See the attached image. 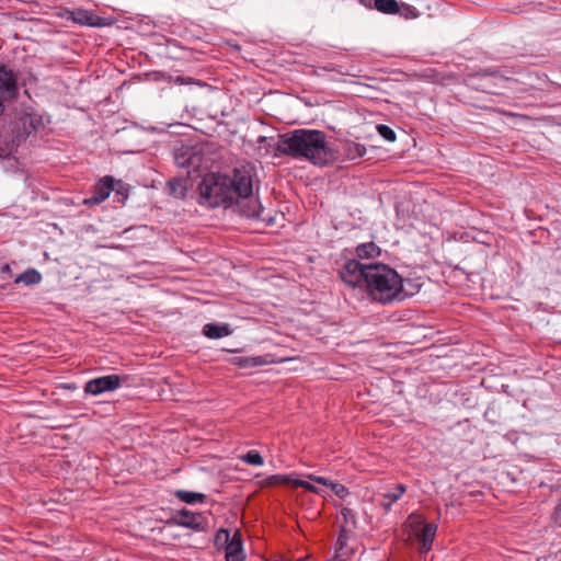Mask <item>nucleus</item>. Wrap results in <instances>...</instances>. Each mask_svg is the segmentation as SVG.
<instances>
[{"label":"nucleus","instance_id":"f257e3e1","mask_svg":"<svg viewBox=\"0 0 561 561\" xmlns=\"http://www.w3.org/2000/svg\"><path fill=\"white\" fill-rule=\"evenodd\" d=\"M199 204L210 208L238 205L247 218L268 221L257 197L253 196V172L251 168H236L231 175L207 174L198 185Z\"/></svg>","mask_w":561,"mask_h":561},{"label":"nucleus","instance_id":"f03ea898","mask_svg":"<svg viewBox=\"0 0 561 561\" xmlns=\"http://www.w3.org/2000/svg\"><path fill=\"white\" fill-rule=\"evenodd\" d=\"M276 150L295 159H306L314 165H327L334 159L327 135L318 129L301 128L279 135Z\"/></svg>","mask_w":561,"mask_h":561},{"label":"nucleus","instance_id":"7ed1b4c3","mask_svg":"<svg viewBox=\"0 0 561 561\" xmlns=\"http://www.w3.org/2000/svg\"><path fill=\"white\" fill-rule=\"evenodd\" d=\"M364 291L373 302L381 305L402 301L413 295L405 290L402 276L383 263L368 264Z\"/></svg>","mask_w":561,"mask_h":561},{"label":"nucleus","instance_id":"20e7f679","mask_svg":"<svg viewBox=\"0 0 561 561\" xmlns=\"http://www.w3.org/2000/svg\"><path fill=\"white\" fill-rule=\"evenodd\" d=\"M367 271L368 264L362 263L356 259H351L344 263L339 274L342 282L351 288L364 289L366 285Z\"/></svg>","mask_w":561,"mask_h":561},{"label":"nucleus","instance_id":"39448f33","mask_svg":"<svg viewBox=\"0 0 561 561\" xmlns=\"http://www.w3.org/2000/svg\"><path fill=\"white\" fill-rule=\"evenodd\" d=\"M491 78L496 79L500 82H506L508 81V78L504 76H500L497 71L493 70H483V72H479L474 76H470L468 78L469 85L481 90L482 92L489 93V94H499L496 91V83L491 82Z\"/></svg>","mask_w":561,"mask_h":561},{"label":"nucleus","instance_id":"423d86ee","mask_svg":"<svg viewBox=\"0 0 561 561\" xmlns=\"http://www.w3.org/2000/svg\"><path fill=\"white\" fill-rule=\"evenodd\" d=\"M123 378L118 375H107L89 380L84 386L87 394L98 396L106 391H113L122 385Z\"/></svg>","mask_w":561,"mask_h":561},{"label":"nucleus","instance_id":"0eeeda50","mask_svg":"<svg viewBox=\"0 0 561 561\" xmlns=\"http://www.w3.org/2000/svg\"><path fill=\"white\" fill-rule=\"evenodd\" d=\"M16 93V78L11 70L0 66V114L3 111V103L15 98Z\"/></svg>","mask_w":561,"mask_h":561},{"label":"nucleus","instance_id":"6e6552de","mask_svg":"<svg viewBox=\"0 0 561 561\" xmlns=\"http://www.w3.org/2000/svg\"><path fill=\"white\" fill-rule=\"evenodd\" d=\"M114 188V179L110 175L101 179L94 186L90 197L83 199V205L94 206L104 202Z\"/></svg>","mask_w":561,"mask_h":561},{"label":"nucleus","instance_id":"1a4fd4ad","mask_svg":"<svg viewBox=\"0 0 561 561\" xmlns=\"http://www.w3.org/2000/svg\"><path fill=\"white\" fill-rule=\"evenodd\" d=\"M179 526L191 528L193 530H203L205 519L199 513H192L187 510H181L174 517Z\"/></svg>","mask_w":561,"mask_h":561},{"label":"nucleus","instance_id":"9d476101","mask_svg":"<svg viewBox=\"0 0 561 561\" xmlns=\"http://www.w3.org/2000/svg\"><path fill=\"white\" fill-rule=\"evenodd\" d=\"M351 531V529L341 527L337 540L335 542V551L333 557L335 561H346L353 556L354 551L347 545Z\"/></svg>","mask_w":561,"mask_h":561},{"label":"nucleus","instance_id":"9b49d317","mask_svg":"<svg viewBox=\"0 0 561 561\" xmlns=\"http://www.w3.org/2000/svg\"><path fill=\"white\" fill-rule=\"evenodd\" d=\"M226 561H244L245 553L243 550L242 536L239 530L232 535V541L224 549Z\"/></svg>","mask_w":561,"mask_h":561},{"label":"nucleus","instance_id":"f8f14e48","mask_svg":"<svg viewBox=\"0 0 561 561\" xmlns=\"http://www.w3.org/2000/svg\"><path fill=\"white\" fill-rule=\"evenodd\" d=\"M405 491L407 486L404 484H397L392 491L382 494L380 506L383 508L385 512H389L391 510L392 504L399 501L405 493Z\"/></svg>","mask_w":561,"mask_h":561},{"label":"nucleus","instance_id":"ddd939ff","mask_svg":"<svg viewBox=\"0 0 561 561\" xmlns=\"http://www.w3.org/2000/svg\"><path fill=\"white\" fill-rule=\"evenodd\" d=\"M437 526L435 524H425L419 534V540L421 542L422 551L427 552L431 550Z\"/></svg>","mask_w":561,"mask_h":561},{"label":"nucleus","instance_id":"4468645a","mask_svg":"<svg viewBox=\"0 0 561 561\" xmlns=\"http://www.w3.org/2000/svg\"><path fill=\"white\" fill-rule=\"evenodd\" d=\"M355 254L359 260L376 259L380 255V248L374 242L362 243L356 247Z\"/></svg>","mask_w":561,"mask_h":561},{"label":"nucleus","instance_id":"2eb2a0df","mask_svg":"<svg viewBox=\"0 0 561 561\" xmlns=\"http://www.w3.org/2000/svg\"><path fill=\"white\" fill-rule=\"evenodd\" d=\"M203 333L209 339H220L231 333L228 324L207 323L203 328Z\"/></svg>","mask_w":561,"mask_h":561},{"label":"nucleus","instance_id":"dca6fc26","mask_svg":"<svg viewBox=\"0 0 561 561\" xmlns=\"http://www.w3.org/2000/svg\"><path fill=\"white\" fill-rule=\"evenodd\" d=\"M73 21L88 26H101V18L94 15L93 13L87 10H78L73 12Z\"/></svg>","mask_w":561,"mask_h":561},{"label":"nucleus","instance_id":"f3484780","mask_svg":"<svg viewBox=\"0 0 561 561\" xmlns=\"http://www.w3.org/2000/svg\"><path fill=\"white\" fill-rule=\"evenodd\" d=\"M343 150L347 159L355 160L362 158L366 153V148L364 145L355 142V141H346L343 146Z\"/></svg>","mask_w":561,"mask_h":561},{"label":"nucleus","instance_id":"a211bd4d","mask_svg":"<svg viewBox=\"0 0 561 561\" xmlns=\"http://www.w3.org/2000/svg\"><path fill=\"white\" fill-rule=\"evenodd\" d=\"M232 363L242 368L257 367L267 362L262 356H238L232 358Z\"/></svg>","mask_w":561,"mask_h":561},{"label":"nucleus","instance_id":"6ab92c4d","mask_svg":"<svg viewBox=\"0 0 561 561\" xmlns=\"http://www.w3.org/2000/svg\"><path fill=\"white\" fill-rule=\"evenodd\" d=\"M374 9L383 14H397L400 10V3L397 0H375Z\"/></svg>","mask_w":561,"mask_h":561},{"label":"nucleus","instance_id":"aec40b11","mask_svg":"<svg viewBox=\"0 0 561 561\" xmlns=\"http://www.w3.org/2000/svg\"><path fill=\"white\" fill-rule=\"evenodd\" d=\"M42 279V275L34 268H28L24 273L18 275L14 283H23L27 286L38 284Z\"/></svg>","mask_w":561,"mask_h":561},{"label":"nucleus","instance_id":"412c9836","mask_svg":"<svg viewBox=\"0 0 561 561\" xmlns=\"http://www.w3.org/2000/svg\"><path fill=\"white\" fill-rule=\"evenodd\" d=\"M175 496L187 504L202 503L206 499V495L203 493L191 492L185 490L176 491Z\"/></svg>","mask_w":561,"mask_h":561},{"label":"nucleus","instance_id":"4be33fe9","mask_svg":"<svg viewBox=\"0 0 561 561\" xmlns=\"http://www.w3.org/2000/svg\"><path fill=\"white\" fill-rule=\"evenodd\" d=\"M112 192L115 193V199L117 203L125 204L129 195V188L126 184L122 181L114 180V188Z\"/></svg>","mask_w":561,"mask_h":561},{"label":"nucleus","instance_id":"5701e85b","mask_svg":"<svg viewBox=\"0 0 561 561\" xmlns=\"http://www.w3.org/2000/svg\"><path fill=\"white\" fill-rule=\"evenodd\" d=\"M232 541L229 530L220 528L215 536V546L217 550H224Z\"/></svg>","mask_w":561,"mask_h":561},{"label":"nucleus","instance_id":"b1692460","mask_svg":"<svg viewBox=\"0 0 561 561\" xmlns=\"http://www.w3.org/2000/svg\"><path fill=\"white\" fill-rule=\"evenodd\" d=\"M168 190L170 194H172L175 197H184L185 196V186L183 185L182 181L179 179H172L169 180L167 183Z\"/></svg>","mask_w":561,"mask_h":561},{"label":"nucleus","instance_id":"393cba45","mask_svg":"<svg viewBox=\"0 0 561 561\" xmlns=\"http://www.w3.org/2000/svg\"><path fill=\"white\" fill-rule=\"evenodd\" d=\"M240 459L252 466H262L264 463V459L257 450H249L247 454L240 456Z\"/></svg>","mask_w":561,"mask_h":561},{"label":"nucleus","instance_id":"a878e982","mask_svg":"<svg viewBox=\"0 0 561 561\" xmlns=\"http://www.w3.org/2000/svg\"><path fill=\"white\" fill-rule=\"evenodd\" d=\"M341 516L343 518L341 527H345V529H351L356 525V518L351 508L343 507L341 510Z\"/></svg>","mask_w":561,"mask_h":561},{"label":"nucleus","instance_id":"bb28decb","mask_svg":"<svg viewBox=\"0 0 561 561\" xmlns=\"http://www.w3.org/2000/svg\"><path fill=\"white\" fill-rule=\"evenodd\" d=\"M293 481L294 480H291L289 476L273 474V476L267 477L264 480L263 485L264 486H274V485H278V484H287V483H290Z\"/></svg>","mask_w":561,"mask_h":561},{"label":"nucleus","instance_id":"cd10ccee","mask_svg":"<svg viewBox=\"0 0 561 561\" xmlns=\"http://www.w3.org/2000/svg\"><path fill=\"white\" fill-rule=\"evenodd\" d=\"M397 14L403 16L404 19H415L419 15L417 10L414 7L407 3L400 4V10Z\"/></svg>","mask_w":561,"mask_h":561},{"label":"nucleus","instance_id":"c85d7f7f","mask_svg":"<svg viewBox=\"0 0 561 561\" xmlns=\"http://www.w3.org/2000/svg\"><path fill=\"white\" fill-rule=\"evenodd\" d=\"M377 131L387 141L392 142L396 140L394 130L387 125H383V124L377 125Z\"/></svg>","mask_w":561,"mask_h":561},{"label":"nucleus","instance_id":"c756f323","mask_svg":"<svg viewBox=\"0 0 561 561\" xmlns=\"http://www.w3.org/2000/svg\"><path fill=\"white\" fill-rule=\"evenodd\" d=\"M330 489L340 499H344L348 494V489L345 485L340 484V483L332 482V484L330 485Z\"/></svg>","mask_w":561,"mask_h":561},{"label":"nucleus","instance_id":"7c9ffc66","mask_svg":"<svg viewBox=\"0 0 561 561\" xmlns=\"http://www.w3.org/2000/svg\"><path fill=\"white\" fill-rule=\"evenodd\" d=\"M293 484L295 486L304 488L312 493H319L318 488H316L313 484H311L309 481L296 479L293 481Z\"/></svg>","mask_w":561,"mask_h":561},{"label":"nucleus","instance_id":"2f4dec72","mask_svg":"<svg viewBox=\"0 0 561 561\" xmlns=\"http://www.w3.org/2000/svg\"><path fill=\"white\" fill-rule=\"evenodd\" d=\"M325 71H335L343 76H350L352 75L350 71H345L342 66H337L334 64H329L323 68Z\"/></svg>","mask_w":561,"mask_h":561},{"label":"nucleus","instance_id":"473e14b6","mask_svg":"<svg viewBox=\"0 0 561 561\" xmlns=\"http://www.w3.org/2000/svg\"><path fill=\"white\" fill-rule=\"evenodd\" d=\"M308 478H309L311 481H314V482H317V483H319V484H322V485H325V486H329V488H330V485L332 484V481H331V480H329V479H327V478H324V477H319V476L310 474Z\"/></svg>","mask_w":561,"mask_h":561},{"label":"nucleus","instance_id":"72a5a7b5","mask_svg":"<svg viewBox=\"0 0 561 561\" xmlns=\"http://www.w3.org/2000/svg\"><path fill=\"white\" fill-rule=\"evenodd\" d=\"M11 142H12V140H9V141H5L4 146H0V158H4V157H8L9 154H11V151H12Z\"/></svg>","mask_w":561,"mask_h":561},{"label":"nucleus","instance_id":"f704fd0d","mask_svg":"<svg viewBox=\"0 0 561 561\" xmlns=\"http://www.w3.org/2000/svg\"><path fill=\"white\" fill-rule=\"evenodd\" d=\"M552 518L554 523L561 527V502L558 504V506L554 508Z\"/></svg>","mask_w":561,"mask_h":561},{"label":"nucleus","instance_id":"c9c22d12","mask_svg":"<svg viewBox=\"0 0 561 561\" xmlns=\"http://www.w3.org/2000/svg\"><path fill=\"white\" fill-rule=\"evenodd\" d=\"M0 273L2 275H5L7 277H10L11 276V267H10V264L5 263L3 264L1 267H0Z\"/></svg>","mask_w":561,"mask_h":561},{"label":"nucleus","instance_id":"e433bc0d","mask_svg":"<svg viewBox=\"0 0 561 561\" xmlns=\"http://www.w3.org/2000/svg\"><path fill=\"white\" fill-rule=\"evenodd\" d=\"M359 2L367 8H374L375 0H359Z\"/></svg>","mask_w":561,"mask_h":561}]
</instances>
